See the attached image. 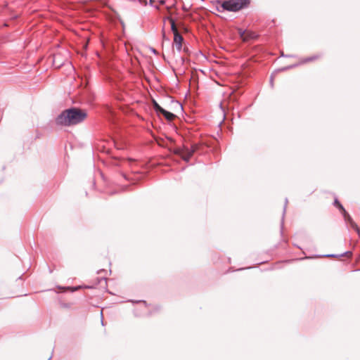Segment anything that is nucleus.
I'll use <instances>...</instances> for the list:
<instances>
[{"mask_svg":"<svg viewBox=\"0 0 360 360\" xmlns=\"http://www.w3.org/2000/svg\"><path fill=\"white\" fill-rule=\"evenodd\" d=\"M248 3L249 0H226L221 3L217 10L220 12L224 11L236 12L246 6Z\"/></svg>","mask_w":360,"mask_h":360,"instance_id":"2","label":"nucleus"},{"mask_svg":"<svg viewBox=\"0 0 360 360\" xmlns=\"http://www.w3.org/2000/svg\"><path fill=\"white\" fill-rule=\"evenodd\" d=\"M160 113L162 115H163L165 116V117L168 120H172L175 117L173 113L168 112V111L165 110V109H161Z\"/></svg>","mask_w":360,"mask_h":360,"instance_id":"6","label":"nucleus"},{"mask_svg":"<svg viewBox=\"0 0 360 360\" xmlns=\"http://www.w3.org/2000/svg\"><path fill=\"white\" fill-rule=\"evenodd\" d=\"M319 58L318 56H314V57H312V58H310L307 59L305 61H307V62H308V61H311V60H315V59H316V58Z\"/></svg>","mask_w":360,"mask_h":360,"instance_id":"10","label":"nucleus"},{"mask_svg":"<svg viewBox=\"0 0 360 360\" xmlns=\"http://www.w3.org/2000/svg\"><path fill=\"white\" fill-rule=\"evenodd\" d=\"M84 110L72 108L63 111L58 117L57 123L61 125L70 126L77 124L86 117Z\"/></svg>","mask_w":360,"mask_h":360,"instance_id":"1","label":"nucleus"},{"mask_svg":"<svg viewBox=\"0 0 360 360\" xmlns=\"http://www.w3.org/2000/svg\"><path fill=\"white\" fill-rule=\"evenodd\" d=\"M192 153H193V152H191V153H189L188 157V158L186 159L187 160H188L189 157L192 155Z\"/></svg>","mask_w":360,"mask_h":360,"instance_id":"11","label":"nucleus"},{"mask_svg":"<svg viewBox=\"0 0 360 360\" xmlns=\"http://www.w3.org/2000/svg\"><path fill=\"white\" fill-rule=\"evenodd\" d=\"M349 220L350 221L351 226L359 234V229L357 225L352 221L350 217H349Z\"/></svg>","mask_w":360,"mask_h":360,"instance_id":"8","label":"nucleus"},{"mask_svg":"<svg viewBox=\"0 0 360 360\" xmlns=\"http://www.w3.org/2000/svg\"><path fill=\"white\" fill-rule=\"evenodd\" d=\"M165 2V0H158V1L155 0H150V4L157 9H160V6L164 5Z\"/></svg>","mask_w":360,"mask_h":360,"instance_id":"5","label":"nucleus"},{"mask_svg":"<svg viewBox=\"0 0 360 360\" xmlns=\"http://www.w3.org/2000/svg\"><path fill=\"white\" fill-rule=\"evenodd\" d=\"M171 28L174 33V44L178 51H180L182 48L183 37L178 32L176 25L173 20H171Z\"/></svg>","mask_w":360,"mask_h":360,"instance_id":"3","label":"nucleus"},{"mask_svg":"<svg viewBox=\"0 0 360 360\" xmlns=\"http://www.w3.org/2000/svg\"><path fill=\"white\" fill-rule=\"evenodd\" d=\"M238 33L243 41H248L249 40L257 37L254 32L249 30H242L240 29L238 30Z\"/></svg>","mask_w":360,"mask_h":360,"instance_id":"4","label":"nucleus"},{"mask_svg":"<svg viewBox=\"0 0 360 360\" xmlns=\"http://www.w3.org/2000/svg\"><path fill=\"white\" fill-rule=\"evenodd\" d=\"M335 205L342 211V214H344L345 217L347 214L346 210L344 209L342 205L340 203V202L338 200H335Z\"/></svg>","mask_w":360,"mask_h":360,"instance_id":"7","label":"nucleus"},{"mask_svg":"<svg viewBox=\"0 0 360 360\" xmlns=\"http://www.w3.org/2000/svg\"><path fill=\"white\" fill-rule=\"evenodd\" d=\"M154 108L155 109V110L158 112H161V109H163L162 107H160L156 102H154Z\"/></svg>","mask_w":360,"mask_h":360,"instance_id":"9","label":"nucleus"}]
</instances>
